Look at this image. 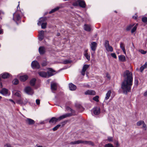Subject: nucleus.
Segmentation results:
<instances>
[{"label":"nucleus","mask_w":147,"mask_h":147,"mask_svg":"<svg viewBox=\"0 0 147 147\" xmlns=\"http://www.w3.org/2000/svg\"><path fill=\"white\" fill-rule=\"evenodd\" d=\"M71 61L68 60H64L63 61V63L64 64H67L69 63H71Z\"/></svg>","instance_id":"nucleus-38"},{"label":"nucleus","mask_w":147,"mask_h":147,"mask_svg":"<svg viewBox=\"0 0 147 147\" xmlns=\"http://www.w3.org/2000/svg\"><path fill=\"white\" fill-rule=\"evenodd\" d=\"M44 38V36L43 35H39V39L40 40H42Z\"/></svg>","instance_id":"nucleus-44"},{"label":"nucleus","mask_w":147,"mask_h":147,"mask_svg":"<svg viewBox=\"0 0 147 147\" xmlns=\"http://www.w3.org/2000/svg\"><path fill=\"white\" fill-rule=\"evenodd\" d=\"M88 50H85L84 52V55L86 59L88 61L90 60V54H88Z\"/></svg>","instance_id":"nucleus-16"},{"label":"nucleus","mask_w":147,"mask_h":147,"mask_svg":"<svg viewBox=\"0 0 147 147\" xmlns=\"http://www.w3.org/2000/svg\"><path fill=\"white\" fill-rule=\"evenodd\" d=\"M61 126V125L60 124H58L56 126H55V127H54L53 129V131H55L57 130L59 128V127Z\"/></svg>","instance_id":"nucleus-37"},{"label":"nucleus","mask_w":147,"mask_h":147,"mask_svg":"<svg viewBox=\"0 0 147 147\" xmlns=\"http://www.w3.org/2000/svg\"><path fill=\"white\" fill-rule=\"evenodd\" d=\"M111 91L110 90H109L106 94L105 97V100H107L111 96Z\"/></svg>","instance_id":"nucleus-19"},{"label":"nucleus","mask_w":147,"mask_h":147,"mask_svg":"<svg viewBox=\"0 0 147 147\" xmlns=\"http://www.w3.org/2000/svg\"><path fill=\"white\" fill-rule=\"evenodd\" d=\"M143 65H145L144 67H145V68H147V62H146L145 64Z\"/></svg>","instance_id":"nucleus-58"},{"label":"nucleus","mask_w":147,"mask_h":147,"mask_svg":"<svg viewBox=\"0 0 147 147\" xmlns=\"http://www.w3.org/2000/svg\"><path fill=\"white\" fill-rule=\"evenodd\" d=\"M125 79L121 84V88L124 93L127 94L131 91L133 84L132 73L128 70H126L124 73Z\"/></svg>","instance_id":"nucleus-1"},{"label":"nucleus","mask_w":147,"mask_h":147,"mask_svg":"<svg viewBox=\"0 0 147 147\" xmlns=\"http://www.w3.org/2000/svg\"><path fill=\"white\" fill-rule=\"evenodd\" d=\"M138 24H137L136 25L133 27V28L131 30V33H133L134 32H135L137 28V26H138Z\"/></svg>","instance_id":"nucleus-31"},{"label":"nucleus","mask_w":147,"mask_h":147,"mask_svg":"<svg viewBox=\"0 0 147 147\" xmlns=\"http://www.w3.org/2000/svg\"><path fill=\"white\" fill-rule=\"evenodd\" d=\"M36 80L35 78L32 79L30 82V84L31 85L34 86L35 84Z\"/></svg>","instance_id":"nucleus-32"},{"label":"nucleus","mask_w":147,"mask_h":147,"mask_svg":"<svg viewBox=\"0 0 147 147\" xmlns=\"http://www.w3.org/2000/svg\"><path fill=\"white\" fill-rule=\"evenodd\" d=\"M144 122V121L142 120L140 121H138L137 123V125L138 126L141 125Z\"/></svg>","instance_id":"nucleus-35"},{"label":"nucleus","mask_w":147,"mask_h":147,"mask_svg":"<svg viewBox=\"0 0 147 147\" xmlns=\"http://www.w3.org/2000/svg\"><path fill=\"white\" fill-rule=\"evenodd\" d=\"M84 28L85 30L89 32L91 30V27L90 25L85 24L84 26Z\"/></svg>","instance_id":"nucleus-17"},{"label":"nucleus","mask_w":147,"mask_h":147,"mask_svg":"<svg viewBox=\"0 0 147 147\" xmlns=\"http://www.w3.org/2000/svg\"><path fill=\"white\" fill-rule=\"evenodd\" d=\"M144 95L145 96H147V90L144 93Z\"/></svg>","instance_id":"nucleus-56"},{"label":"nucleus","mask_w":147,"mask_h":147,"mask_svg":"<svg viewBox=\"0 0 147 147\" xmlns=\"http://www.w3.org/2000/svg\"><path fill=\"white\" fill-rule=\"evenodd\" d=\"M60 34L59 33H57V36H60Z\"/></svg>","instance_id":"nucleus-60"},{"label":"nucleus","mask_w":147,"mask_h":147,"mask_svg":"<svg viewBox=\"0 0 147 147\" xmlns=\"http://www.w3.org/2000/svg\"><path fill=\"white\" fill-rule=\"evenodd\" d=\"M2 98V97L0 96V100Z\"/></svg>","instance_id":"nucleus-63"},{"label":"nucleus","mask_w":147,"mask_h":147,"mask_svg":"<svg viewBox=\"0 0 147 147\" xmlns=\"http://www.w3.org/2000/svg\"><path fill=\"white\" fill-rule=\"evenodd\" d=\"M104 46L106 50L108 51L112 52L113 51V48L111 46L109 45L108 41H105L104 44Z\"/></svg>","instance_id":"nucleus-5"},{"label":"nucleus","mask_w":147,"mask_h":147,"mask_svg":"<svg viewBox=\"0 0 147 147\" xmlns=\"http://www.w3.org/2000/svg\"><path fill=\"white\" fill-rule=\"evenodd\" d=\"M36 146H37V147H43L42 146H38L37 145H36Z\"/></svg>","instance_id":"nucleus-61"},{"label":"nucleus","mask_w":147,"mask_h":147,"mask_svg":"<svg viewBox=\"0 0 147 147\" xmlns=\"http://www.w3.org/2000/svg\"><path fill=\"white\" fill-rule=\"evenodd\" d=\"M39 75L42 77L47 78V74L46 72L45 71H40L38 72Z\"/></svg>","instance_id":"nucleus-22"},{"label":"nucleus","mask_w":147,"mask_h":147,"mask_svg":"<svg viewBox=\"0 0 147 147\" xmlns=\"http://www.w3.org/2000/svg\"><path fill=\"white\" fill-rule=\"evenodd\" d=\"M26 123V124L29 125H32L35 123V121L33 119L27 118L25 120Z\"/></svg>","instance_id":"nucleus-9"},{"label":"nucleus","mask_w":147,"mask_h":147,"mask_svg":"<svg viewBox=\"0 0 147 147\" xmlns=\"http://www.w3.org/2000/svg\"><path fill=\"white\" fill-rule=\"evenodd\" d=\"M39 34L40 35H43L44 36V31L43 30H41L39 32Z\"/></svg>","instance_id":"nucleus-48"},{"label":"nucleus","mask_w":147,"mask_h":147,"mask_svg":"<svg viewBox=\"0 0 147 147\" xmlns=\"http://www.w3.org/2000/svg\"><path fill=\"white\" fill-rule=\"evenodd\" d=\"M79 4L80 6L84 8L86 7V5L85 2L84 1H79Z\"/></svg>","instance_id":"nucleus-28"},{"label":"nucleus","mask_w":147,"mask_h":147,"mask_svg":"<svg viewBox=\"0 0 147 147\" xmlns=\"http://www.w3.org/2000/svg\"><path fill=\"white\" fill-rule=\"evenodd\" d=\"M24 92L27 94L32 95L34 94L33 90L30 87H26L24 89Z\"/></svg>","instance_id":"nucleus-6"},{"label":"nucleus","mask_w":147,"mask_h":147,"mask_svg":"<svg viewBox=\"0 0 147 147\" xmlns=\"http://www.w3.org/2000/svg\"><path fill=\"white\" fill-rule=\"evenodd\" d=\"M116 145L117 146H118L119 145V144L117 142V144H116Z\"/></svg>","instance_id":"nucleus-62"},{"label":"nucleus","mask_w":147,"mask_h":147,"mask_svg":"<svg viewBox=\"0 0 147 147\" xmlns=\"http://www.w3.org/2000/svg\"><path fill=\"white\" fill-rule=\"evenodd\" d=\"M58 121H59L58 118L53 117L49 121V122L51 124H55Z\"/></svg>","instance_id":"nucleus-12"},{"label":"nucleus","mask_w":147,"mask_h":147,"mask_svg":"<svg viewBox=\"0 0 147 147\" xmlns=\"http://www.w3.org/2000/svg\"><path fill=\"white\" fill-rule=\"evenodd\" d=\"M142 21L144 22H147V17H144L142 18Z\"/></svg>","instance_id":"nucleus-41"},{"label":"nucleus","mask_w":147,"mask_h":147,"mask_svg":"<svg viewBox=\"0 0 147 147\" xmlns=\"http://www.w3.org/2000/svg\"><path fill=\"white\" fill-rule=\"evenodd\" d=\"M80 144H89L92 146L94 145L93 143L91 141H84L82 140H78L73 142H71L69 144L71 145H74Z\"/></svg>","instance_id":"nucleus-2"},{"label":"nucleus","mask_w":147,"mask_h":147,"mask_svg":"<svg viewBox=\"0 0 147 147\" xmlns=\"http://www.w3.org/2000/svg\"><path fill=\"white\" fill-rule=\"evenodd\" d=\"M94 114L96 115H98L100 113V109L99 107H96L93 109Z\"/></svg>","instance_id":"nucleus-13"},{"label":"nucleus","mask_w":147,"mask_h":147,"mask_svg":"<svg viewBox=\"0 0 147 147\" xmlns=\"http://www.w3.org/2000/svg\"><path fill=\"white\" fill-rule=\"evenodd\" d=\"M134 83H135V85H136V86H137L138 85V80H137L135 79V80Z\"/></svg>","instance_id":"nucleus-51"},{"label":"nucleus","mask_w":147,"mask_h":147,"mask_svg":"<svg viewBox=\"0 0 147 147\" xmlns=\"http://www.w3.org/2000/svg\"><path fill=\"white\" fill-rule=\"evenodd\" d=\"M89 67L88 65H84L82 69L81 72V74L83 76L85 74V71Z\"/></svg>","instance_id":"nucleus-10"},{"label":"nucleus","mask_w":147,"mask_h":147,"mask_svg":"<svg viewBox=\"0 0 147 147\" xmlns=\"http://www.w3.org/2000/svg\"><path fill=\"white\" fill-rule=\"evenodd\" d=\"M111 56L113 58L116 59L117 58V56L115 53H113L111 54Z\"/></svg>","instance_id":"nucleus-47"},{"label":"nucleus","mask_w":147,"mask_h":147,"mask_svg":"<svg viewBox=\"0 0 147 147\" xmlns=\"http://www.w3.org/2000/svg\"><path fill=\"white\" fill-rule=\"evenodd\" d=\"M142 124L143 126L142 127V128L144 130H146V126L144 122Z\"/></svg>","instance_id":"nucleus-43"},{"label":"nucleus","mask_w":147,"mask_h":147,"mask_svg":"<svg viewBox=\"0 0 147 147\" xmlns=\"http://www.w3.org/2000/svg\"><path fill=\"white\" fill-rule=\"evenodd\" d=\"M41 28L42 29H45L46 28L47 23L46 22L43 23L41 24Z\"/></svg>","instance_id":"nucleus-36"},{"label":"nucleus","mask_w":147,"mask_h":147,"mask_svg":"<svg viewBox=\"0 0 147 147\" xmlns=\"http://www.w3.org/2000/svg\"><path fill=\"white\" fill-rule=\"evenodd\" d=\"M12 82L13 84L16 85L18 83L19 81L17 79H15L13 80Z\"/></svg>","instance_id":"nucleus-39"},{"label":"nucleus","mask_w":147,"mask_h":147,"mask_svg":"<svg viewBox=\"0 0 147 147\" xmlns=\"http://www.w3.org/2000/svg\"><path fill=\"white\" fill-rule=\"evenodd\" d=\"M97 46V43L95 42H92L90 45L92 51H91V56L93 57Z\"/></svg>","instance_id":"nucleus-4"},{"label":"nucleus","mask_w":147,"mask_h":147,"mask_svg":"<svg viewBox=\"0 0 147 147\" xmlns=\"http://www.w3.org/2000/svg\"><path fill=\"white\" fill-rule=\"evenodd\" d=\"M28 101L27 100H24L22 98L16 100V102L21 105H25L27 103Z\"/></svg>","instance_id":"nucleus-8"},{"label":"nucleus","mask_w":147,"mask_h":147,"mask_svg":"<svg viewBox=\"0 0 147 147\" xmlns=\"http://www.w3.org/2000/svg\"><path fill=\"white\" fill-rule=\"evenodd\" d=\"M145 65H143L140 68V70L141 72H142L144 69L145 68Z\"/></svg>","instance_id":"nucleus-42"},{"label":"nucleus","mask_w":147,"mask_h":147,"mask_svg":"<svg viewBox=\"0 0 147 147\" xmlns=\"http://www.w3.org/2000/svg\"><path fill=\"white\" fill-rule=\"evenodd\" d=\"M36 103L37 105H39L40 103V100L39 99H37L36 100Z\"/></svg>","instance_id":"nucleus-50"},{"label":"nucleus","mask_w":147,"mask_h":147,"mask_svg":"<svg viewBox=\"0 0 147 147\" xmlns=\"http://www.w3.org/2000/svg\"><path fill=\"white\" fill-rule=\"evenodd\" d=\"M48 70L50 71L51 72L48 71L47 73V78H49V77L53 76V72H54V70L51 68H49L48 69Z\"/></svg>","instance_id":"nucleus-15"},{"label":"nucleus","mask_w":147,"mask_h":147,"mask_svg":"<svg viewBox=\"0 0 147 147\" xmlns=\"http://www.w3.org/2000/svg\"><path fill=\"white\" fill-rule=\"evenodd\" d=\"M9 101L12 102L14 104H15L16 103L12 99H9Z\"/></svg>","instance_id":"nucleus-54"},{"label":"nucleus","mask_w":147,"mask_h":147,"mask_svg":"<svg viewBox=\"0 0 147 147\" xmlns=\"http://www.w3.org/2000/svg\"><path fill=\"white\" fill-rule=\"evenodd\" d=\"M51 88L52 91H55L57 88V84L55 83H53L51 84Z\"/></svg>","instance_id":"nucleus-18"},{"label":"nucleus","mask_w":147,"mask_h":147,"mask_svg":"<svg viewBox=\"0 0 147 147\" xmlns=\"http://www.w3.org/2000/svg\"><path fill=\"white\" fill-rule=\"evenodd\" d=\"M108 140L109 142H112L113 141V138L111 137H108Z\"/></svg>","instance_id":"nucleus-46"},{"label":"nucleus","mask_w":147,"mask_h":147,"mask_svg":"<svg viewBox=\"0 0 147 147\" xmlns=\"http://www.w3.org/2000/svg\"><path fill=\"white\" fill-rule=\"evenodd\" d=\"M0 93L4 95H6L7 94L8 90L5 88H3L0 92Z\"/></svg>","instance_id":"nucleus-26"},{"label":"nucleus","mask_w":147,"mask_h":147,"mask_svg":"<svg viewBox=\"0 0 147 147\" xmlns=\"http://www.w3.org/2000/svg\"><path fill=\"white\" fill-rule=\"evenodd\" d=\"M13 93L14 94V95L20 98L21 96V94L20 92H17L15 93L14 92H13Z\"/></svg>","instance_id":"nucleus-33"},{"label":"nucleus","mask_w":147,"mask_h":147,"mask_svg":"<svg viewBox=\"0 0 147 147\" xmlns=\"http://www.w3.org/2000/svg\"><path fill=\"white\" fill-rule=\"evenodd\" d=\"M47 65V63L46 61L42 63V66H45Z\"/></svg>","instance_id":"nucleus-52"},{"label":"nucleus","mask_w":147,"mask_h":147,"mask_svg":"<svg viewBox=\"0 0 147 147\" xmlns=\"http://www.w3.org/2000/svg\"><path fill=\"white\" fill-rule=\"evenodd\" d=\"M106 77L110 79V76L108 74V73L106 74Z\"/></svg>","instance_id":"nucleus-55"},{"label":"nucleus","mask_w":147,"mask_h":147,"mask_svg":"<svg viewBox=\"0 0 147 147\" xmlns=\"http://www.w3.org/2000/svg\"><path fill=\"white\" fill-rule=\"evenodd\" d=\"M132 45L134 46V44L133 43H132Z\"/></svg>","instance_id":"nucleus-64"},{"label":"nucleus","mask_w":147,"mask_h":147,"mask_svg":"<svg viewBox=\"0 0 147 147\" xmlns=\"http://www.w3.org/2000/svg\"><path fill=\"white\" fill-rule=\"evenodd\" d=\"M71 113H67L63 115L58 118L59 121H60L65 118L71 116Z\"/></svg>","instance_id":"nucleus-11"},{"label":"nucleus","mask_w":147,"mask_h":147,"mask_svg":"<svg viewBox=\"0 0 147 147\" xmlns=\"http://www.w3.org/2000/svg\"><path fill=\"white\" fill-rule=\"evenodd\" d=\"M105 147H114L111 144H108L105 145Z\"/></svg>","instance_id":"nucleus-45"},{"label":"nucleus","mask_w":147,"mask_h":147,"mask_svg":"<svg viewBox=\"0 0 147 147\" xmlns=\"http://www.w3.org/2000/svg\"><path fill=\"white\" fill-rule=\"evenodd\" d=\"M69 89L71 90H74L76 88V86L72 83L69 84Z\"/></svg>","instance_id":"nucleus-21"},{"label":"nucleus","mask_w":147,"mask_h":147,"mask_svg":"<svg viewBox=\"0 0 147 147\" xmlns=\"http://www.w3.org/2000/svg\"><path fill=\"white\" fill-rule=\"evenodd\" d=\"M3 30L2 29H0V34H1L3 33Z\"/></svg>","instance_id":"nucleus-59"},{"label":"nucleus","mask_w":147,"mask_h":147,"mask_svg":"<svg viewBox=\"0 0 147 147\" xmlns=\"http://www.w3.org/2000/svg\"><path fill=\"white\" fill-rule=\"evenodd\" d=\"M85 94L86 95L88 94L94 95L96 94V92L94 90H88L85 92Z\"/></svg>","instance_id":"nucleus-14"},{"label":"nucleus","mask_w":147,"mask_h":147,"mask_svg":"<svg viewBox=\"0 0 147 147\" xmlns=\"http://www.w3.org/2000/svg\"><path fill=\"white\" fill-rule=\"evenodd\" d=\"M46 19L45 17H42L40 18L37 24L38 26H40L41 24L43 23V22L45 21Z\"/></svg>","instance_id":"nucleus-23"},{"label":"nucleus","mask_w":147,"mask_h":147,"mask_svg":"<svg viewBox=\"0 0 147 147\" xmlns=\"http://www.w3.org/2000/svg\"><path fill=\"white\" fill-rule=\"evenodd\" d=\"M2 78L3 79L7 78L10 76L9 74L7 73H4L1 74Z\"/></svg>","instance_id":"nucleus-20"},{"label":"nucleus","mask_w":147,"mask_h":147,"mask_svg":"<svg viewBox=\"0 0 147 147\" xmlns=\"http://www.w3.org/2000/svg\"><path fill=\"white\" fill-rule=\"evenodd\" d=\"M119 60L121 61H124L125 60V56L123 55H121L119 56Z\"/></svg>","instance_id":"nucleus-29"},{"label":"nucleus","mask_w":147,"mask_h":147,"mask_svg":"<svg viewBox=\"0 0 147 147\" xmlns=\"http://www.w3.org/2000/svg\"><path fill=\"white\" fill-rule=\"evenodd\" d=\"M39 52L40 54H43L45 52V48L43 47H41L39 48Z\"/></svg>","instance_id":"nucleus-25"},{"label":"nucleus","mask_w":147,"mask_h":147,"mask_svg":"<svg viewBox=\"0 0 147 147\" xmlns=\"http://www.w3.org/2000/svg\"><path fill=\"white\" fill-rule=\"evenodd\" d=\"M59 8L60 7H57L56 8H55L54 9H53L50 11L49 13H51L57 11L59 9Z\"/></svg>","instance_id":"nucleus-34"},{"label":"nucleus","mask_w":147,"mask_h":147,"mask_svg":"<svg viewBox=\"0 0 147 147\" xmlns=\"http://www.w3.org/2000/svg\"><path fill=\"white\" fill-rule=\"evenodd\" d=\"M120 47L123 50V51L124 53L125 54H126V52L125 49V45L122 42H121L120 43Z\"/></svg>","instance_id":"nucleus-27"},{"label":"nucleus","mask_w":147,"mask_h":147,"mask_svg":"<svg viewBox=\"0 0 147 147\" xmlns=\"http://www.w3.org/2000/svg\"><path fill=\"white\" fill-rule=\"evenodd\" d=\"M98 98L99 96H95L94 97L93 99L94 100L97 102H98L99 101Z\"/></svg>","instance_id":"nucleus-40"},{"label":"nucleus","mask_w":147,"mask_h":147,"mask_svg":"<svg viewBox=\"0 0 147 147\" xmlns=\"http://www.w3.org/2000/svg\"><path fill=\"white\" fill-rule=\"evenodd\" d=\"M31 66L32 67L33 69H39L40 68V66L39 63L36 61H34L32 62Z\"/></svg>","instance_id":"nucleus-7"},{"label":"nucleus","mask_w":147,"mask_h":147,"mask_svg":"<svg viewBox=\"0 0 147 147\" xmlns=\"http://www.w3.org/2000/svg\"><path fill=\"white\" fill-rule=\"evenodd\" d=\"M5 146H6L7 147H12L11 145L8 144H7Z\"/></svg>","instance_id":"nucleus-53"},{"label":"nucleus","mask_w":147,"mask_h":147,"mask_svg":"<svg viewBox=\"0 0 147 147\" xmlns=\"http://www.w3.org/2000/svg\"><path fill=\"white\" fill-rule=\"evenodd\" d=\"M18 3L19 4L17 7V11L16 12L14 13L13 14V19L15 21L19 20L20 19V14L21 11H20L18 9L19 8L20 9L19 7L20 2H19Z\"/></svg>","instance_id":"nucleus-3"},{"label":"nucleus","mask_w":147,"mask_h":147,"mask_svg":"<svg viewBox=\"0 0 147 147\" xmlns=\"http://www.w3.org/2000/svg\"><path fill=\"white\" fill-rule=\"evenodd\" d=\"M28 76L27 75H25L20 76V80L21 81H24L27 80L28 78Z\"/></svg>","instance_id":"nucleus-24"},{"label":"nucleus","mask_w":147,"mask_h":147,"mask_svg":"<svg viewBox=\"0 0 147 147\" xmlns=\"http://www.w3.org/2000/svg\"><path fill=\"white\" fill-rule=\"evenodd\" d=\"M134 25V24H131L128 26L126 28V30L128 31H129L131 29V28Z\"/></svg>","instance_id":"nucleus-30"},{"label":"nucleus","mask_w":147,"mask_h":147,"mask_svg":"<svg viewBox=\"0 0 147 147\" xmlns=\"http://www.w3.org/2000/svg\"><path fill=\"white\" fill-rule=\"evenodd\" d=\"M137 17H138V16L137 15H136V16H133V18H134L135 19H137Z\"/></svg>","instance_id":"nucleus-57"},{"label":"nucleus","mask_w":147,"mask_h":147,"mask_svg":"<svg viewBox=\"0 0 147 147\" xmlns=\"http://www.w3.org/2000/svg\"><path fill=\"white\" fill-rule=\"evenodd\" d=\"M140 53L142 54H145L146 53V51H144L143 50H141L140 51Z\"/></svg>","instance_id":"nucleus-49"}]
</instances>
